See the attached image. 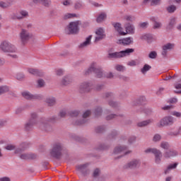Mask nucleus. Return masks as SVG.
<instances>
[{"instance_id": "obj_1", "label": "nucleus", "mask_w": 181, "mask_h": 181, "mask_svg": "<svg viewBox=\"0 0 181 181\" xmlns=\"http://www.w3.org/2000/svg\"><path fill=\"white\" fill-rule=\"evenodd\" d=\"M135 49L132 48H127L125 50L120 52H112V49L108 51L107 57L108 59H121V57H125V56H129L131 53H134Z\"/></svg>"}, {"instance_id": "obj_2", "label": "nucleus", "mask_w": 181, "mask_h": 181, "mask_svg": "<svg viewBox=\"0 0 181 181\" xmlns=\"http://www.w3.org/2000/svg\"><path fill=\"white\" fill-rule=\"evenodd\" d=\"M0 50L4 53H16V47L8 41H3L0 44Z\"/></svg>"}, {"instance_id": "obj_3", "label": "nucleus", "mask_w": 181, "mask_h": 181, "mask_svg": "<svg viewBox=\"0 0 181 181\" xmlns=\"http://www.w3.org/2000/svg\"><path fill=\"white\" fill-rule=\"evenodd\" d=\"M78 21L71 22L69 26L65 29L66 35H76L78 33Z\"/></svg>"}, {"instance_id": "obj_4", "label": "nucleus", "mask_w": 181, "mask_h": 181, "mask_svg": "<svg viewBox=\"0 0 181 181\" xmlns=\"http://www.w3.org/2000/svg\"><path fill=\"white\" fill-rule=\"evenodd\" d=\"M175 122V118L172 116H166L160 120L157 124L158 128H162L163 127H168V125H173Z\"/></svg>"}, {"instance_id": "obj_5", "label": "nucleus", "mask_w": 181, "mask_h": 181, "mask_svg": "<svg viewBox=\"0 0 181 181\" xmlns=\"http://www.w3.org/2000/svg\"><path fill=\"white\" fill-rule=\"evenodd\" d=\"M146 153H153L156 163H160L162 160V152L157 148H148L145 150Z\"/></svg>"}, {"instance_id": "obj_6", "label": "nucleus", "mask_w": 181, "mask_h": 181, "mask_svg": "<svg viewBox=\"0 0 181 181\" xmlns=\"http://www.w3.org/2000/svg\"><path fill=\"white\" fill-rule=\"evenodd\" d=\"M86 73L88 74H90V73H95L98 78H101V77H104V74L103 73V71L97 68V64L95 62H93L91 64Z\"/></svg>"}, {"instance_id": "obj_7", "label": "nucleus", "mask_w": 181, "mask_h": 181, "mask_svg": "<svg viewBox=\"0 0 181 181\" xmlns=\"http://www.w3.org/2000/svg\"><path fill=\"white\" fill-rule=\"evenodd\" d=\"M62 151H63V147L60 143H57L53 145L52 148L50 151V154L54 158H60L62 156Z\"/></svg>"}, {"instance_id": "obj_8", "label": "nucleus", "mask_w": 181, "mask_h": 181, "mask_svg": "<svg viewBox=\"0 0 181 181\" xmlns=\"http://www.w3.org/2000/svg\"><path fill=\"white\" fill-rule=\"evenodd\" d=\"M37 117V115L36 113H32L30 120L25 124V129L29 131L33 125H36L37 120L36 118Z\"/></svg>"}, {"instance_id": "obj_9", "label": "nucleus", "mask_w": 181, "mask_h": 181, "mask_svg": "<svg viewBox=\"0 0 181 181\" xmlns=\"http://www.w3.org/2000/svg\"><path fill=\"white\" fill-rule=\"evenodd\" d=\"M88 164H83L76 166V170L78 173H81L83 176H87L90 173V170L87 169Z\"/></svg>"}, {"instance_id": "obj_10", "label": "nucleus", "mask_w": 181, "mask_h": 181, "mask_svg": "<svg viewBox=\"0 0 181 181\" xmlns=\"http://www.w3.org/2000/svg\"><path fill=\"white\" fill-rule=\"evenodd\" d=\"M141 165V162L139 160L134 159L132 161L127 163L124 165V169H135V168H138Z\"/></svg>"}, {"instance_id": "obj_11", "label": "nucleus", "mask_w": 181, "mask_h": 181, "mask_svg": "<svg viewBox=\"0 0 181 181\" xmlns=\"http://www.w3.org/2000/svg\"><path fill=\"white\" fill-rule=\"evenodd\" d=\"M20 38L23 43H26L29 39H30V34L28 30L25 29H22L21 32L20 33Z\"/></svg>"}, {"instance_id": "obj_12", "label": "nucleus", "mask_w": 181, "mask_h": 181, "mask_svg": "<svg viewBox=\"0 0 181 181\" xmlns=\"http://www.w3.org/2000/svg\"><path fill=\"white\" fill-rule=\"evenodd\" d=\"M95 42L97 43V42H100V40H103L105 37V34L104 33V29L100 28H98L95 31Z\"/></svg>"}, {"instance_id": "obj_13", "label": "nucleus", "mask_w": 181, "mask_h": 181, "mask_svg": "<svg viewBox=\"0 0 181 181\" xmlns=\"http://www.w3.org/2000/svg\"><path fill=\"white\" fill-rule=\"evenodd\" d=\"M91 90V83L88 82L82 83L79 86L80 93H88Z\"/></svg>"}, {"instance_id": "obj_14", "label": "nucleus", "mask_w": 181, "mask_h": 181, "mask_svg": "<svg viewBox=\"0 0 181 181\" xmlns=\"http://www.w3.org/2000/svg\"><path fill=\"white\" fill-rule=\"evenodd\" d=\"M113 153L114 155H119V153H123V155H128V153H131V151H127V147L118 146L115 148Z\"/></svg>"}, {"instance_id": "obj_15", "label": "nucleus", "mask_w": 181, "mask_h": 181, "mask_svg": "<svg viewBox=\"0 0 181 181\" xmlns=\"http://www.w3.org/2000/svg\"><path fill=\"white\" fill-rule=\"evenodd\" d=\"M21 159H23L24 160H32L33 159H36L37 156L34 153H23L20 156Z\"/></svg>"}, {"instance_id": "obj_16", "label": "nucleus", "mask_w": 181, "mask_h": 181, "mask_svg": "<svg viewBox=\"0 0 181 181\" xmlns=\"http://www.w3.org/2000/svg\"><path fill=\"white\" fill-rule=\"evenodd\" d=\"M173 49H175V44L173 43H167L163 46V56H166V54L168 53V51L172 50Z\"/></svg>"}, {"instance_id": "obj_17", "label": "nucleus", "mask_w": 181, "mask_h": 181, "mask_svg": "<svg viewBox=\"0 0 181 181\" xmlns=\"http://www.w3.org/2000/svg\"><path fill=\"white\" fill-rule=\"evenodd\" d=\"M132 42H134L133 37H126L118 40L119 45H123V46H129Z\"/></svg>"}, {"instance_id": "obj_18", "label": "nucleus", "mask_w": 181, "mask_h": 181, "mask_svg": "<svg viewBox=\"0 0 181 181\" xmlns=\"http://www.w3.org/2000/svg\"><path fill=\"white\" fill-rule=\"evenodd\" d=\"M112 26L115 28V30L119 33V35H122V36H125L127 35V33L122 31V27H121V23H112Z\"/></svg>"}, {"instance_id": "obj_19", "label": "nucleus", "mask_w": 181, "mask_h": 181, "mask_svg": "<svg viewBox=\"0 0 181 181\" xmlns=\"http://www.w3.org/2000/svg\"><path fill=\"white\" fill-rule=\"evenodd\" d=\"M126 32H124V33H126V35L128 33L129 35H132L134 34V32L135 30V28L134 27V25H132V24L131 23H127L124 25Z\"/></svg>"}, {"instance_id": "obj_20", "label": "nucleus", "mask_w": 181, "mask_h": 181, "mask_svg": "<svg viewBox=\"0 0 181 181\" xmlns=\"http://www.w3.org/2000/svg\"><path fill=\"white\" fill-rule=\"evenodd\" d=\"M177 156V151L174 150L165 151L163 154V157L165 158V159H169V158H173V156Z\"/></svg>"}, {"instance_id": "obj_21", "label": "nucleus", "mask_w": 181, "mask_h": 181, "mask_svg": "<svg viewBox=\"0 0 181 181\" xmlns=\"http://www.w3.org/2000/svg\"><path fill=\"white\" fill-rule=\"evenodd\" d=\"M22 95L24 98H26V100H35V98L39 99L40 97L38 95H33L28 91L23 92Z\"/></svg>"}, {"instance_id": "obj_22", "label": "nucleus", "mask_w": 181, "mask_h": 181, "mask_svg": "<svg viewBox=\"0 0 181 181\" xmlns=\"http://www.w3.org/2000/svg\"><path fill=\"white\" fill-rule=\"evenodd\" d=\"M92 37L93 35H89L88 37H86V41L80 44L79 47L83 49V47H87V46H89V45L91 43Z\"/></svg>"}, {"instance_id": "obj_23", "label": "nucleus", "mask_w": 181, "mask_h": 181, "mask_svg": "<svg viewBox=\"0 0 181 181\" xmlns=\"http://www.w3.org/2000/svg\"><path fill=\"white\" fill-rule=\"evenodd\" d=\"M178 165H179V163H175L173 164H170L167 167V169L165 170V174L168 175V173H169L170 172V170H172V169H176V168H177Z\"/></svg>"}, {"instance_id": "obj_24", "label": "nucleus", "mask_w": 181, "mask_h": 181, "mask_svg": "<svg viewBox=\"0 0 181 181\" xmlns=\"http://www.w3.org/2000/svg\"><path fill=\"white\" fill-rule=\"evenodd\" d=\"M29 16V13L25 10H22L19 12V15L18 17V19H23L25 18H28Z\"/></svg>"}, {"instance_id": "obj_25", "label": "nucleus", "mask_w": 181, "mask_h": 181, "mask_svg": "<svg viewBox=\"0 0 181 181\" xmlns=\"http://www.w3.org/2000/svg\"><path fill=\"white\" fill-rule=\"evenodd\" d=\"M161 0H144V4H148V2H151V5L152 6H156V5H160Z\"/></svg>"}, {"instance_id": "obj_26", "label": "nucleus", "mask_w": 181, "mask_h": 181, "mask_svg": "<svg viewBox=\"0 0 181 181\" xmlns=\"http://www.w3.org/2000/svg\"><path fill=\"white\" fill-rule=\"evenodd\" d=\"M106 18L107 14H105V13H102L98 16L96 21L98 22V23H101V22L105 21Z\"/></svg>"}, {"instance_id": "obj_27", "label": "nucleus", "mask_w": 181, "mask_h": 181, "mask_svg": "<svg viewBox=\"0 0 181 181\" xmlns=\"http://www.w3.org/2000/svg\"><path fill=\"white\" fill-rule=\"evenodd\" d=\"M28 73H30V74H33L34 76H43V74H42L39 71V70L35 69H29Z\"/></svg>"}, {"instance_id": "obj_28", "label": "nucleus", "mask_w": 181, "mask_h": 181, "mask_svg": "<svg viewBox=\"0 0 181 181\" xmlns=\"http://www.w3.org/2000/svg\"><path fill=\"white\" fill-rule=\"evenodd\" d=\"M61 83L63 86H67L71 83V78H70V77L69 76H64L62 78V81Z\"/></svg>"}, {"instance_id": "obj_29", "label": "nucleus", "mask_w": 181, "mask_h": 181, "mask_svg": "<svg viewBox=\"0 0 181 181\" xmlns=\"http://www.w3.org/2000/svg\"><path fill=\"white\" fill-rule=\"evenodd\" d=\"M46 103L49 105V107H52V105H54V104H56V100L53 97H49L47 98Z\"/></svg>"}, {"instance_id": "obj_30", "label": "nucleus", "mask_w": 181, "mask_h": 181, "mask_svg": "<svg viewBox=\"0 0 181 181\" xmlns=\"http://www.w3.org/2000/svg\"><path fill=\"white\" fill-rule=\"evenodd\" d=\"M152 122V119H148L146 121L140 122L137 124L138 127H146V125H149Z\"/></svg>"}, {"instance_id": "obj_31", "label": "nucleus", "mask_w": 181, "mask_h": 181, "mask_svg": "<svg viewBox=\"0 0 181 181\" xmlns=\"http://www.w3.org/2000/svg\"><path fill=\"white\" fill-rule=\"evenodd\" d=\"M8 91H9V87L6 86H0V95L5 94V93H8Z\"/></svg>"}, {"instance_id": "obj_32", "label": "nucleus", "mask_w": 181, "mask_h": 181, "mask_svg": "<svg viewBox=\"0 0 181 181\" xmlns=\"http://www.w3.org/2000/svg\"><path fill=\"white\" fill-rule=\"evenodd\" d=\"M167 11L168 13H173L175 11H176V6L175 5H170L167 7Z\"/></svg>"}, {"instance_id": "obj_33", "label": "nucleus", "mask_w": 181, "mask_h": 181, "mask_svg": "<svg viewBox=\"0 0 181 181\" xmlns=\"http://www.w3.org/2000/svg\"><path fill=\"white\" fill-rule=\"evenodd\" d=\"M151 21H153V22H155L153 25L154 29H159V28L162 26V24L160 23L155 21H156L155 18H152Z\"/></svg>"}, {"instance_id": "obj_34", "label": "nucleus", "mask_w": 181, "mask_h": 181, "mask_svg": "<svg viewBox=\"0 0 181 181\" xmlns=\"http://www.w3.org/2000/svg\"><path fill=\"white\" fill-rule=\"evenodd\" d=\"M149 70H151V66L145 64L141 71L143 74H145L146 71H149Z\"/></svg>"}, {"instance_id": "obj_35", "label": "nucleus", "mask_w": 181, "mask_h": 181, "mask_svg": "<svg viewBox=\"0 0 181 181\" xmlns=\"http://www.w3.org/2000/svg\"><path fill=\"white\" fill-rule=\"evenodd\" d=\"M175 88H176V90H175V93H176V94H181V84L176 83L175 85Z\"/></svg>"}, {"instance_id": "obj_36", "label": "nucleus", "mask_w": 181, "mask_h": 181, "mask_svg": "<svg viewBox=\"0 0 181 181\" xmlns=\"http://www.w3.org/2000/svg\"><path fill=\"white\" fill-rule=\"evenodd\" d=\"M169 143L166 141H163L160 144V148H162L163 149H169Z\"/></svg>"}, {"instance_id": "obj_37", "label": "nucleus", "mask_w": 181, "mask_h": 181, "mask_svg": "<svg viewBox=\"0 0 181 181\" xmlns=\"http://www.w3.org/2000/svg\"><path fill=\"white\" fill-rule=\"evenodd\" d=\"M115 69L117 70V71H124L125 70V67H124V66L119 64L116 65Z\"/></svg>"}, {"instance_id": "obj_38", "label": "nucleus", "mask_w": 181, "mask_h": 181, "mask_svg": "<svg viewBox=\"0 0 181 181\" xmlns=\"http://www.w3.org/2000/svg\"><path fill=\"white\" fill-rule=\"evenodd\" d=\"M179 134H181V126L179 127L177 132H170L169 134V135H170L171 136H177V135H179Z\"/></svg>"}, {"instance_id": "obj_39", "label": "nucleus", "mask_w": 181, "mask_h": 181, "mask_svg": "<svg viewBox=\"0 0 181 181\" xmlns=\"http://www.w3.org/2000/svg\"><path fill=\"white\" fill-rule=\"evenodd\" d=\"M11 6V4L9 3H5L4 1H0V8H9Z\"/></svg>"}, {"instance_id": "obj_40", "label": "nucleus", "mask_w": 181, "mask_h": 181, "mask_svg": "<svg viewBox=\"0 0 181 181\" xmlns=\"http://www.w3.org/2000/svg\"><path fill=\"white\" fill-rule=\"evenodd\" d=\"M102 112H103V110H102L101 107H97L95 110V117H98V116L101 115Z\"/></svg>"}, {"instance_id": "obj_41", "label": "nucleus", "mask_w": 181, "mask_h": 181, "mask_svg": "<svg viewBox=\"0 0 181 181\" xmlns=\"http://www.w3.org/2000/svg\"><path fill=\"white\" fill-rule=\"evenodd\" d=\"M37 87H40V88L45 87V81H43V79H39L37 81Z\"/></svg>"}, {"instance_id": "obj_42", "label": "nucleus", "mask_w": 181, "mask_h": 181, "mask_svg": "<svg viewBox=\"0 0 181 181\" xmlns=\"http://www.w3.org/2000/svg\"><path fill=\"white\" fill-rule=\"evenodd\" d=\"M124 19L125 21H127V22H133V21H135V18L132 16H126Z\"/></svg>"}, {"instance_id": "obj_43", "label": "nucleus", "mask_w": 181, "mask_h": 181, "mask_svg": "<svg viewBox=\"0 0 181 181\" xmlns=\"http://www.w3.org/2000/svg\"><path fill=\"white\" fill-rule=\"evenodd\" d=\"M162 139V136H160V134H156L153 138V141L154 142H158V141H160V139Z\"/></svg>"}, {"instance_id": "obj_44", "label": "nucleus", "mask_w": 181, "mask_h": 181, "mask_svg": "<svg viewBox=\"0 0 181 181\" xmlns=\"http://www.w3.org/2000/svg\"><path fill=\"white\" fill-rule=\"evenodd\" d=\"M156 56H158V54L155 51L150 52V54H148V57L150 59H156Z\"/></svg>"}, {"instance_id": "obj_45", "label": "nucleus", "mask_w": 181, "mask_h": 181, "mask_svg": "<svg viewBox=\"0 0 181 181\" xmlns=\"http://www.w3.org/2000/svg\"><path fill=\"white\" fill-rule=\"evenodd\" d=\"M7 151H13L15 149V146L13 144H8L6 146Z\"/></svg>"}, {"instance_id": "obj_46", "label": "nucleus", "mask_w": 181, "mask_h": 181, "mask_svg": "<svg viewBox=\"0 0 181 181\" xmlns=\"http://www.w3.org/2000/svg\"><path fill=\"white\" fill-rule=\"evenodd\" d=\"M171 114L174 117H177V118H180V117H181V112H180L174 111V112H172Z\"/></svg>"}, {"instance_id": "obj_47", "label": "nucleus", "mask_w": 181, "mask_h": 181, "mask_svg": "<svg viewBox=\"0 0 181 181\" xmlns=\"http://www.w3.org/2000/svg\"><path fill=\"white\" fill-rule=\"evenodd\" d=\"M98 176H100V170L98 168H96L93 171V177H97Z\"/></svg>"}, {"instance_id": "obj_48", "label": "nucleus", "mask_w": 181, "mask_h": 181, "mask_svg": "<svg viewBox=\"0 0 181 181\" xmlns=\"http://www.w3.org/2000/svg\"><path fill=\"white\" fill-rule=\"evenodd\" d=\"M90 115H91V111L87 110L83 113V118H87L88 117H90Z\"/></svg>"}, {"instance_id": "obj_49", "label": "nucleus", "mask_w": 181, "mask_h": 181, "mask_svg": "<svg viewBox=\"0 0 181 181\" xmlns=\"http://www.w3.org/2000/svg\"><path fill=\"white\" fill-rule=\"evenodd\" d=\"M148 22L141 23L139 24L140 28H142V29H145V28H148Z\"/></svg>"}, {"instance_id": "obj_50", "label": "nucleus", "mask_w": 181, "mask_h": 181, "mask_svg": "<svg viewBox=\"0 0 181 181\" xmlns=\"http://www.w3.org/2000/svg\"><path fill=\"white\" fill-rule=\"evenodd\" d=\"M175 23H176V18H171L170 21L169 25L173 26V25H175Z\"/></svg>"}, {"instance_id": "obj_51", "label": "nucleus", "mask_w": 181, "mask_h": 181, "mask_svg": "<svg viewBox=\"0 0 181 181\" xmlns=\"http://www.w3.org/2000/svg\"><path fill=\"white\" fill-rule=\"evenodd\" d=\"M66 115H67V112H66V110H62L59 112V116L61 117V118H64V117H66Z\"/></svg>"}, {"instance_id": "obj_52", "label": "nucleus", "mask_w": 181, "mask_h": 181, "mask_svg": "<svg viewBox=\"0 0 181 181\" xmlns=\"http://www.w3.org/2000/svg\"><path fill=\"white\" fill-rule=\"evenodd\" d=\"M50 4H51L50 0H43L42 5H44L45 6H49Z\"/></svg>"}, {"instance_id": "obj_53", "label": "nucleus", "mask_w": 181, "mask_h": 181, "mask_svg": "<svg viewBox=\"0 0 181 181\" xmlns=\"http://www.w3.org/2000/svg\"><path fill=\"white\" fill-rule=\"evenodd\" d=\"M79 112L77 110H74L70 113L71 117H77Z\"/></svg>"}, {"instance_id": "obj_54", "label": "nucleus", "mask_w": 181, "mask_h": 181, "mask_svg": "<svg viewBox=\"0 0 181 181\" xmlns=\"http://www.w3.org/2000/svg\"><path fill=\"white\" fill-rule=\"evenodd\" d=\"M128 66H136V62L134 60H132L127 63Z\"/></svg>"}, {"instance_id": "obj_55", "label": "nucleus", "mask_w": 181, "mask_h": 181, "mask_svg": "<svg viewBox=\"0 0 181 181\" xmlns=\"http://www.w3.org/2000/svg\"><path fill=\"white\" fill-rule=\"evenodd\" d=\"M63 4H64L65 6H69V5H71V1H70V0L64 1L63 2Z\"/></svg>"}, {"instance_id": "obj_56", "label": "nucleus", "mask_w": 181, "mask_h": 181, "mask_svg": "<svg viewBox=\"0 0 181 181\" xmlns=\"http://www.w3.org/2000/svg\"><path fill=\"white\" fill-rule=\"evenodd\" d=\"M172 108H173V106H172V105H167V106L163 107L162 110H170Z\"/></svg>"}, {"instance_id": "obj_57", "label": "nucleus", "mask_w": 181, "mask_h": 181, "mask_svg": "<svg viewBox=\"0 0 181 181\" xmlns=\"http://www.w3.org/2000/svg\"><path fill=\"white\" fill-rule=\"evenodd\" d=\"M170 103L171 104H176V103H177V98H173L170 99Z\"/></svg>"}, {"instance_id": "obj_58", "label": "nucleus", "mask_w": 181, "mask_h": 181, "mask_svg": "<svg viewBox=\"0 0 181 181\" xmlns=\"http://www.w3.org/2000/svg\"><path fill=\"white\" fill-rule=\"evenodd\" d=\"M105 77H107V78H112L114 77V75L112 74V73L110 72L109 74L105 75Z\"/></svg>"}, {"instance_id": "obj_59", "label": "nucleus", "mask_w": 181, "mask_h": 181, "mask_svg": "<svg viewBox=\"0 0 181 181\" xmlns=\"http://www.w3.org/2000/svg\"><path fill=\"white\" fill-rule=\"evenodd\" d=\"M181 0H170V4H180Z\"/></svg>"}, {"instance_id": "obj_60", "label": "nucleus", "mask_w": 181, "mask_h": 181, "mask_svg": "<svg viewBox=\"0 0 181 181\" xmlns=\"http://www.w3.org/2000/svg\"><path fill=\"white\" fill-rule=\"evenodd\" d=\"M57 76H63V71L62 69L57 70Z\"/></svg>"}, {"instance_id": "obj_61", "label": "nucleus", "mask_w": 181, "mask_h": 181, "mask_svg": "<svg viewBox=\"0 0 181 181\" xmlns=\"http://www.w3.org/2000/svg\"><path fill=\"white\" fill-rule=\"evenodd\" d=\"M0 181H11V179H9L8 177H4L0 178Z\"/></svg>"}, {"instance_id": "obj_62", "label": "nucleus", "mask_w": 181, "mask_h": 181, "mask_svg": "<svg viewBox=\"0 0 181 181\" xmlns=\"http://www.w3.org/2000/svg\"><path fill=\"white\" fill-rule=\"evenodd\" d=\"M109 105H110V107H117V104L115 102L111 101L109 103Z\"/></svg>"}, {"instance_id": "obj_63", "label": "nucleus", "mask_w": 181, "mask_h": 181, "mask_svg": "<svg viewBox=\"0 0 181 181\" xmlns=\"http://www.w3.org/2000/svg\"><path fill=\"white\" fill-rule=\"evenodd\" d=\"M18 16H19V15H18V14L16 15L15 13H13L11 15V19H18Z\"/></svg>"}, {"instance_id": "obj_64", "label": "nucleus", "mask_w": 181, "mask_h": 181, "mask_svg": "<svg viewBox=\"0 0 181 181\" xmlns=\"http://www.w3.org/2000/svg\"><path fill=\"white\" fill-rule=\"evenodd\" d=\"M75 8H76V9H78V8H81V3H76L75 4Z\"/></svg>"}]
</instances>
